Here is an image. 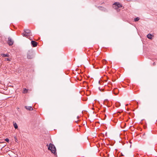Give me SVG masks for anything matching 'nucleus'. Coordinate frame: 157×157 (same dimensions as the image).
<instances>
[{"label": "nucleus", "instance_id": "nucleus-1", "mask_svg": "<svg viewBox=\"0 0 157 157\" xmlns=\"http://www.w3.org/2000/svg\"><path fill=\"white\" fill-rule=\"evenodd\" d=\"M24 32L25 33H23L22 35L23 36L26 37L28 38H29L28 37L31 35V32L30 30L28 29H24Z\"/></svg>", "mask_w": 157, "mask_h": 157}, {"label": "nucleus", "instance_id": "nucleus-2", "mask_svg": "<svg viewBox=\"0 0 157 157\" xmlns=\"http://www.w3.org/2000/svg\"><path fill=\"white\" fill-rule=\"evenodd\" d=\"M48 149L50 150L52 153L55 154L56 152V149L55 146L52 144H50Z\"/></svg>", "mask_w": 157, "mask_h": 157}, {"label": "nucleus", "instance_id": "nucleus-3", "mask_svg": "<svg viewBox=\"0 0 157 157\" xmlns=\"http://www.w3.org/2000/svg\"><path fill=\"white\" fill-rule=\"evenodd\" d=\"M122 6L119 3L117 2L114 3L113 5V8L116 10H117Z\"/></svg>", "mask_w": 157, "mask_h": 157}, {"label": "nucleus", "instance_id": "nucleus-4", "mask_svg": "<svg viewBox=\"0 0 157 157\" xmlns=\"http://www.w3.org/2000/svg\"><path fill=\"white\" fill-rule=\"evenodd\" d=\"M7 43L9 45H12L13 44V41L11 38L9 37Z\"/></svg>", "mask_w": 157, "mask_h": 157}, {"label": "nucleus", "instance_id": "nucleus-5", "mask_svg": "<svg viewBox=\"0 0 157 157\" xmlns=\"http://www.w3.org/2000/svg\"><path fill=\"white\" fill-rule=\"evenodd\" d=\"M95 126L96 127H103V126H105L104 124H101L100 126V124L99 122H96L95 123Z\"/></svg>", "mask_w": 157, "mask_h": 157}, {"label": "nucleus", "instance_id": "nucleus-6", "mask_svg": "<svg viewBox=\"0 0 157 157\" xmlns=\"http://www.w3.org/2000/svg\"><path fill=\"white\" fill-rule=\"evenodd\" d=\"M31 44L33 47H36L37 45V42L33 40H32L31 42Z\"/></svg>", "mask_w": 157, "mask_h": 157}, {"label": "nucleus", "instance_id": "nucleus-7", "mask_svg": "<svg viewBox=\"0 0 157 157\" xmlns=\"http://www.w3.org/2000/svg\"><path fill=\"white\" fill-rule=\"evenodd\" d=\"M100 10L104 11H106L107 10L105 8L102 6H98L97 7Z\"/></svg>", "mask_w": 157, "mask_h": 157}, {"label": "nucleus", "instance_id": "nucleus-8", "mask_svg": "<svg viewBox=\"0 0 157 157\" xmlns=\"http://www.w3.org/2000/svg\"><path fill=\"white\" fill-rule=\"evenodd\" d=\"M25 107L26 109L28 110L32 111L33 110V108L32 106H25Z\"/></svg>", "mask_w": 157, "mask_h": 157}, {"label": "nucleus", "instance_id": "nucleus-9", "mask_svg": "<svg viewBox=\"0 0 157 157\" xmlns=\"http://www.w3.org/2000/svg\"><path fill=\"white\" fill-rule=\"evenodd\" d=\"M119 93V90L117 88H115L113 90V93L115 95H117Z\"/></svg>", "mask_w": 157, "mask_h": 157}, {"label": "nucleus", "instance_id": "nucleus-10", "mask_svg": "<svg viewBox=\"0 0 157 157\" xmlns=\"http://www.w3.org/2000/svg\"><path fill=\"white\" fill-rule=\"evenodd\" d=\"M27 57L28 59H31L33 58V56L32 54L29 53L28 54Z\"/></svg>", "mask_w": 157, "mask_h": 157}, {"label": "nucleus", "instance_id": "nucleus-11", "mask_svg": "<svg viewBox=\"0 0 157 157\" xmlns=\"http://www.w3.org/2000/svg\"><path fill=\"white\" fill-rule=\"evenodd\" d=\"M1 56L3 57H9V55L8 54H1Z\"/></svg>", "mask_w": 157, "mask_h": 157}, {"label": "nucleus", "instance_id": "nucleus-12", "mask_svg": "<svg viewBox=\"0 0 157 157\" xmlns=\"http://www.w3.org/2000/svg\"><path fill=\"white\" fill-rule=\"evenodd\" d=\"M152 35L150 34H148L147 35V37L149 39H151V38H152Z\"/></svg>", "mask_w": 157, "mask_h": 157}, {"label": "nucleus", "instance_id": "nucleus-13", "mask_svg": "<svg viewBox=\"0 0 157 157\" xmlns=\"http://www.w3.org/2000/svg\"><path fill=\"white\" fill-rule=\"evenodd\" d=\"M28 92V90L26 89V88H24L23 89V93L24 94H25L27 93Z\"/></svg>", "mask_w": 157, "mask_h": 157}, {"label": "nucleus", "instance_id": "nucleus-14", "mask_svg": "<svg viewBox=\"0 0 157 157\" xmlns=\"http://www.w3.org/2000/svg\"><path fill=\"white\" fill-rule=\"evenodd\" d=\"M13 125L14 128H18L17 124L16 123L13 122Z\"/></svg>", "mask_w": 157, "mask_h": 157}, {"label": "nucleus", "instance_id": "nucleus-15", "mask_svg": "<svg viewBox=\"0 0 157 157\" xmlns=\"http://www.w3.org/2000/svg\"><path fill=\"white\" fill-rule=\"evenodd\" d=\"M139 17H137L135 19V21H139Z\"/></svg>", "mask_w": 157, "mask_h": 157}, {"label": "nucleus", "instance_id": "nucleus-16", "mask_svg": "<svg viewBox=\"0 0 157 157\" xmlns=\"http://www.w3.org/2000/svg\"><path fill=\"white\" fill-rule=\"evenodd\" d=\"M5 61H10L11 60V59L9 58H6L5 59Z\"/></svg>", "mask_w": 157, "mask_h": 157}, {"label": "nucleus", "instance_id": "nucleus-17", "mask_svg": "<svg viewBox=\"0 0 157 157\" xmlns=\"http://www.w3.org/2000/svg\"><path fill=\"white\" fill-rule=\"evenodd\" d=\"M106 63V61L105 60H103V63L104 64H105Z\"/></svg>", "mask_w": 157, "mask_h": 157}, {"label": "nucleus", "instance_id": "nucleus-18", "mask_svg": "<svg viewBox=\"0 0 157 157\" xmlns=\"http://www.w3.org/2000/svg\"><path fill=\"white\" fill-rule=\"evenodd\" d=\"M5 140L7 142H8L9 141V140L7 138Z\"/></svg>", "mask_w": 157, "mask_h": 157}, {"label": "nucleus", "instance_id": "nucleus-19", "mask_svg": "<svg viewBox=\"0 0 157 157\" xmlns=\"http://www.w3.org/2000/svg\"><path fill=\"white\" fill-rule=\"evenodd\" d=\"M156 65V63L155 62H154L153 63V66H155Z\"/></svg>", "mask_w": 157, "mask_h": 157}, {"label": "nucleus", "instance_id": "nucleus-20", "mask_svg": "<svg viewBox=\"0 0 157 157\" xmlns=\"http://www.w3.org/2000/svg\"><path fill=\"white\" fill-rule=\"evenodd\" d=\"M15 140L16 141H17L16 140H17V139L15 138Z\"/></svg>", "mask_w": 157, "mask_h": 157}, {"label": "nucleus", "instance_id": "nucleus-21", "mask_svg": "<svg viewBox=\"0 0 157 157\" xmlns=\"http://www.w3.org/2000/svg\"><path fill=\"white\" fill-rule=\"evenodd\" d=\"M99 90L100 91H101V90L100 89V87H99Z\"/></svg>", "mask_w": 157, "mask_h": 157}, {"label": "nucleus", "instance_id": "nucleus-22", "mask_svg": "<svg viewBox=\"0 0 157 157\" xmlns=\"http://www.w3.org/2000/svg\"><path fill=\"white\" fill-rule=\"evenodd\" d=\"M77 130V131H78V128Z\"/></svg>", "mask_w": 157, "mask_h": 157}, {"label": "nucleus", "instance_id": "nucleus-23", "mask_svg": "<svg viewBox=\"0 0 157 157\" xmlns=\"http://www.w3.org/2000/svg\"><path fill=\"white\" fill-rule=\"evenodd\" d=\"M131 127H132V126H130V127H129V128H131Z\"/></svg>", "mask_w": 157, "mask_h": 157}]
</instances>
